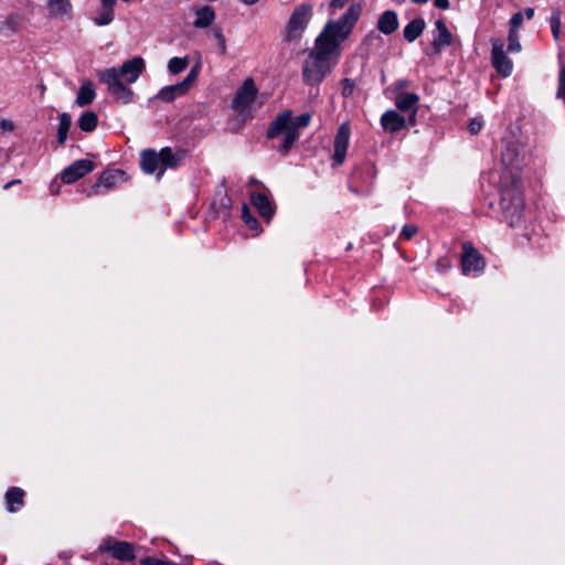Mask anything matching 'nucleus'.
Returning <instances> with one entry per match:
<instances>
[{"mask_svg":"<svg viewBox=\"0 0 565 565\" xmlns=\"http://www.w3.org/2000/svg\"><path fill=\"white\" fill-rule=\"evenodd\" d=\"M361 14L362 6L352 3L340 18L324 24L302 65L307 85H318L331 73L341 55L342 43L352 34Z\"/></svg>","mask_w":565,"mask_h":565,"instance_id":"nucleus-1","label":"nucleus"},{"mask_svg":"<svg viewBox=\"0 0 565 565\" xmlns=\"http://www.w3.org/2000/svg\"><path fill=\"white\" fill-rule=\"evenodd\" d=\"M146 68L145 60L135 56L122 63L120 68L109 67L98 73V79L107 85V90L117 100L128 104L132 98V90L126 86L120 78L128 84L135 83Z\"/></svg>","mask_w":565,"mask_h":565,"instance_id":"nucleus-2","label":"nucleus"},{"mask_svg":"<svg viewBox=\"0 0 565 565\" xmlns=\"http://www.w3.org/2000/svg\"><path fill=\"white\" fill-rule=\"evenodd\" d=\"M310 120L311 116L309 114H301L292 119L291 113L285 111L277 116L271 122L267 131V137L271 140L280 139L276 148L278 151L287 153L294 142L299 138V128L307 127Z\"/></svg>","mask_w":565,"mask_h":565,"instance_id":"nucleus-3","label":"nucleus"},{"mask_svg":"<svg viewBox=\"0 0 565 565\" xmlns=\"http://www.w3.org/2000/svg\"><path fill=\"white\" fill-rule=\"evenodd\" d=\"M180 159L181 157L169 147L162 148L159 152L147 149L140 154V166L146 173H157V178L160 179L168 168H175Z\"/></svg>","mask_w":565,"mask_h":565,"instance_id":"nucleus-4","label":"nucleus"},{"mask_svg":"<svg viewBox=\"0 0 565 565\" xmlns=\"http://www.w3.org/2000/svg\"><path fill=\"white\" fill-rule=\"evenodd\" d=\"M312 15L313 7L311 4L301 3L296 6L285 26L284 40L287 42H299L308 28Z\"/></svg>","mask_w":565,"mask_h":565,"instance_id":"nucleus-5","label":"nucleus"},{"mask_svg":"<svg viewBox=\"0 0 565 565\" xmlns=\"http://www.w3.org/2000/svg\"><path fill=\"white\" fill-rule=\"evenodd\" d=\"M523 198L518 188H505L501 191V209L504 221L511 227L522 222Z\"/></svg>","mask_w":565,"mask_h":565,"instance_id":"nucleus-6","label":"nucleus"},{"mask_svg":"<svg viewBox=\"0 0 565 565\" xmlns=\"http://www.w3.org/2000/svg\"><path fill=\"white\" fill-rule=\"evenodd\" d=\"M257 95V88L254 83V79L248 77L246 78L242 86L237 89L233 102L232 107L244 118L249 116V110L252 104L255 102Z\"/></svg>","mask_w":565,"mask_h":565,"instance_id":"nucleus-7","label":"nucleus"},{"mask_svg":"<svg viewBox=\"0 0 565 565\" xmlns=\"http://www.w3.org/2000/svg\"><path fill=\"white\" fill-rule=\"evenodd\" d=\"M461 254V268L465 275L470 273L480 274L486 267V263L480 253L473 247L470 242H463Z\"/></svg>","mask_w":565,"mask_h":565,"instance_id":"nucleus-8","label":"nucleus"},{"mask_svg":"<svg viewBox=\"0 0 565 565\" xmlns=\"http://www.w3.org/2000/svg\"><path fill=\"white\" fill-rule=\"evenodd\" d=\"M431 34L430 51L426 52L427 55H440L445 47L452 44L454 35L443 19L435 21V29Z\"/></svg>","mask_w":565,"mask_h":565,"instance_id":"nucleus-9","label":"nucleus"},{"mask_svg":"<svg viewBox=\"0 0 565 565\" xmlns=\"http://www.w3.org/2000/svg\"><path fill=\"white\" fill-rule=\"evenodd\" d=\"M98 550L100 552L110 553L115 558L122 562H128L135 558L132 544L124 541H116L113 537L104 539Z\"/></svg>","mask_w":565,"mask_h":565,"instance_id":"nucleus-10","label":"nucleus"},{"mask_svg":"<svg viewBox=\"0 0 565 565\" xmlns=\"http://www.w3.org/2000/svg\"><path fill=\"white\" fill-rule=\"evenodd\" d=\"M492 64L497 72L503 77L511 75L513 70L512 61L504 54L503 42L500 39H492Z\"/></svg>","mask_w":565,"mask_h":565,"instance_id":"nucleus-11","label":"nucleus"},{"mask_svg":"<svg viewBox=\"0 0 565 565\" xmlns=\"http://www.w3.org/2000/svg\"><path fill=\"white\" fill-rule=\"evenodd\" d=\"M93 161L88 159H79L74 161L72 164H70L62 171L61 179L64 183L71 184L76 182L78 179L85 177L87 173L93 171Z\"/></svg>","mask_w":565,"mask_h":565,"instance_id":"nucleus-12","label":"nucleus"},{"mask_svg":"<svg viewBox=\"0 0 565 565\" xmlns=\"http://www.w3.org/2000/svg\"><path fill=\"white\" fill-rule=\"evenodd\" d=\"M125 180V172L122 170H110L105 171L100 174L97 182L90 188L88 195H99L103 194L102 188L106 191L117 186L118 183Z\"/></svg>","mask_w":565,"mask_h":565,"instance_id":"nucleus-13","label":"nucleus"},{"mask_svg":"<svg viewBox=\"0 0 565 565\" xmlns=\"http://www.w3.org/2000/svg\"><path fill=\"white\" fill-rule=\"evenodd\" d=\"M350 125L348 122H343L340 125L335 138H334V153L333 161L334 164L340 166L343 163L347 154V150L349 147L350 140Z\"/></svg>","mask_w":565,"mask_h":565,"instance_id":"nucleus-14","label":"nucleus"},{"mask_svg":"<svg viewBox=\"0 0 565 565\" xmlns=\"http://www.w3.org/2000/svg\"><path fill=\"white\" fill-rule=\"evenodd\" d=\"M522 160V151L518 143L509 142L504 146V149L501 154V162L507 169H519Z\"/></svg>","mask_w":565,"mask_h":565,"instance_id":"nucleus-15","label":"nucleus"},{"mask_svg":"<svg viewBox=\"0 0 565 565\" xmlns=\"http://www.w3.org/2000/svg\"><path fill=\"white\" fill-rule=\"evenodd\" d=\"M49 17L53 19H71L73 6L71 0H46Z\"/></svg>","mask_w":565,"mask_h":565,"instance_id":"nucleus-16","label":"nucleus"},{"mask_svg":"<svg viewBox=\"0 0 565 565\" xmlns=\"http://www.w3.org/2000/svg\"><path fill=\"white\" fill-rule=\"evenodd\" d=\"M250 201L262 217L266 218L267 222L273 218L275 214V206L266 194L260 192L252 193Z\"/></svg>","mask_w":565,"mask_h":565,"instance_id":"nucleus-17","label":"nucleus"},{"mask_svg":"<svg viewBox=\"0 0 565 565\" xmlns=\"http://www.w3.org/2000/svg\"><path fill=\"white\" fill-rule=\"evenodd\" d=\"M398 25L397 13L393 10L382 12L376 22L377 30L385 35L394 33L398 29Z\"/></svg>","mask_w":565,"mask_h":565,"instance_id":"nucleus-18","label":"nucleus"},{"mask_svg":"<svg viewBox=\"0 0 565 565\" xmlns=\"http://www.w3.org/2000/svg\"><path fill=\"white\" fill-rule=\"evenodd\" d=\"M114 0H100L97 14L92 19L98 26L110 24L115 19Z\"/></svg>","mask_w":565,"mask_h":565,"instance_id":"nucleus-19","label":"nucleus"},{"mask_svg":"<svg viewBox=\"0 0 565 565\" xmlns=\"http://www.w3.org/2000/svg\"><path fill=\"white\" fill-rule=\"evenodd\" d=\"M419 96L415 93L401 92L395 97V106L402 111L412 110V121L414 122L417 113V103Z\"/></svg>","mask_w":565,"mask_h":565,"instance_id":"nucleus-20","label":"nucleus"},{"mask_svg":"<svg viewBox=\"0 0 565 565\" xmlns=\"http://www.w3.org/2000/svg\"><path fill=\"white\" fill-rule=\"evenodd\" d=\"M406 124L405 117L395 110H387L381 117V125L384 130L395 132L401 130Z\"/></svg>","mask_w":565,"mask_h":565,"instance_id":"nucleus-21","label":"nucleus"},{"mask_svg":"<svg viewBox=\"0 0 565 565\" xmlns=\"http://www.w3.org/2000/svg\"><path fill=\"white\" fill-rule=\"evenodd\" d=\"M195 20L193 26L196 29H205L210 26L215 20V11L210 6H203L195 9Z\"/></svg>","mask_w":565,"mask_h":565,"instance_id":"nucleus-22","label":"nucleus"},{"mask_svg":"<svg viewBox=\"0 0 565 565\" xmlns=\"http://www.w3.org/2000/svg\"><path fill=\"white\" fill-rule=\"evenodd\" d=\"M425 28V20L423 18H416L404 26L403 36L407 42L413 43L423 34Z\"/></svg>","mask_w":565,"mask_h":565,"instance_id":"nucleus-23","label":"nucleus"},{"mask_svg":"<svg viewBox=\"0 0 565 565\" xmlns=\"http://www.w3.org/2000/svg\"><path fill=\"white\" fill-rule=\"evenodd\" d=\"M24 491L12 487L6 493V503L9 512H17L23 507Z\"/></svg>","mask_w":565,"mask_h":565,"instance_id":"nucleus-24","label":"nucleus"},{"mask_svg":"<svg viewBox=\"0 0 565 565\" xmlns=\"http://www.w3.org/2000/svg\"><path fill=\"white\" fill-rule=\"evenodd\" d=\"M96 93L94 85L90 81H86L79 87V90L76 96V104L79 107L88 106L95 99Z\"/></svg>","mask_w":565,"mask_h":565,"instance_id":"nucleus-25","label":"nucleus"},{"mask_svg":"<svg viewBox=\"0 0 565 565\" xmlns=\"http://www.w3.org/2000/svg\"><path fill=\"white\" fill-rule=\"evenodd\" d=\"M188 90L182 86L181 83L166 86L160 89L157 97L161 99L162 102L170 103L174 100L175 98L183 96Z\"/></svg>","mask_w":565,"mask_h":565,"instance_id":"nucleus-26","label":"nucleus"},{"mask_svg":"<svg viewBox=\"0 0 565 565\" xmlns=\"http://www.w3.org/2000/svg\"><path fill=\"white\" fill-rule=\"evenodd\" d=\"M58 128H57V141L63 145L67 139V132L72 125V118L67 113H63L58 116Z\"/></svg>","mask_w":565,"mask_h":565,"instance_id":"nucleus-27","label":"nucleus"},{"mask_svg":"<svg viewBox=\"0 0 565 565\" xmlns=\"http://www.w3.org/2000/svg\"><path fill=\"white\" fill-rule=\"evenodd\" d=\"M22 23L21 15L13 13L10 14L6 21L1 24L0 31L6 35L12 34L19 30Z\"/></svg>","mask_w":565,"mask_h":565,"instance_id":"nucleus-28","label":"nucleus"},{"mask_svg":"<svg viewBox=\"0 0 565 565\" xmlns=\"http://www.w3.org/2000/svg\"><path fill=\"white\" fill-rule=\"evenodd\" d=\"M98 122L97 115L93 111L84 113L78 119V126L83 131L90 132L95 130Z\"/></svg>","mask_w":565,"mask_h":565,"instance_id":"nucleus-29","label":"nucleus"},{"mask_svg":"<svg viewBox=\"0 0 565 565\" xmlns=\"http://www.w3.org/2000/svg\"><path fill=\"white\" fill-rule=\"evenodd\" d=\"M189 66V58L184 57H172L168 62V70L171 74L177 75L183 72Z\"/></svg>","mask_w":565,"mask_h":565,"instance_id":"nucleus-30","label":"nucleus"},{"mask_svg":"<svg viewBox=\"0 0 565 565\" xmlns=\"http://www.w3.org/2000/svg\"><path fill=\"white\" fill-rule=\"evenodd\" d=\"M242 220L254 232L260 233L258 221L252 215L249 207L246 204L242 206Z\"/></svg>","mask_w":565,"mask_h":565,"instance_id":"nucleus-31","label":"nucleus"},{"mask_svg":"<svg viewBox=\"0 0 565 565\" xmlns=\"http://www.w3.org/2000/svg\"><path fill=\"white\" fill-rule=\"evenodd\" d=\"M210 33L212 34V36L217 42V46H218L220 53L222 55H224L226 53L227 46H226V39H225L224 34H223L222 29L218 28V26H214V28L211 29Z\"/></svg>","mask_w":565,"mask_h":565,"instance_id":"nucleus-32","label":"nucleus"},{"mask_svg":"<svg viewBox=\"0 0 565 565\" xmlns=\"http://www.w3.org/2000/svg\"><path fill=\"white\" fill-rule=\"evenodd\" d=\"M508 41H509V45H508V51L509 52L516 53V52L521 51L522 46H521V43L519 41L518 31L510 30L509 36H508Z\"/></svg>","mask_w":565,"mask_h":565,"instance_id":"nucleus-33","label":"nucleus"},{"mask_svg":"<svg viewBox=\"0 0 565 565\" xmlns=\"http://www.w3.org/2000/svg\"><path fill=\"white\" fill-rule=\"evenodd\" d=\"M418 232V227L415 224H405L401 231L399 237L403 239L413 238Z\"/></svg>","mask_w":565,"mask_h":565,"instance_id":"nucleus-34","label":"nucleus"},{"mask_svg":"<svg viewBox=\"0 0 565 565\" xmlns=\"http://www.w3.org/2000/svg\"><path fill=\"white\" fill-rule=\"evenodd\" d=\"M199 68H200V66H199V65L194 66V67L190 71V73L186 75V77L184 78V81H183V82H181L182 86H184V88H185L186 90H189V89H190V87L192 86V84L196 81L198 75H199Z\"/></svg>","mask_w":565,"mask_h":565,"instance_id":"nucleus-35","label":"nucleus"},{"mask_svg":"<svg viewBox=\"0 0 565 565\" xmlns=\"http://www.w3.org/2000/svg\"><path fill=\"white\" fill-rule=\"evenodd\" d=\"M349 0H331L329 4L330 15H334L339 10L343 9Z\"/></svg>","mask_w":565,"mask_h":565,"instance_id":"nucleus-36","label":"nucleus"},{"mask_svg":"<svg viewBox=\"0 0 565 565\" xmlns=\"http://www.w3.org/2000/svg\"><path fill=\"white\" fill-rule=\"evenodd\" d=\"M524 21V14L522 12H516L512 15L510 19V30L518 31V28L521 26V24Z\"/></svg>","mask_w":565,"mask_h":565,"instance_id":"nucleus-37","label":"nucleus"},{"mask_svg":"<svg viewBox=\"0 0 565 565\" xmlns=\"http://www.w3.org/2000/svg\"><path fill=\"white\" fill-rule=\"evenodd\" d=\"M145 565H173L170 561L157 558V557H147L142 561Z\"/></svg>","mask_w":565,"mask_h":565,"instance_id":"nucleus-38","label":"nucleus"},{"mask_svg":"<svg viewBox=\"0 0 565 565\" xmlns=\"http://www.w3.org/2000/svg\"><path fill=\"white\" fill-rule=\"evenodd\" d=\"M451 265L448 258H440L436 263V268L439 273H447L450 269Z\"/></svg>","mask_w":565,"mask_h":565,"instance_id":"nucleus-39","label":"nucleus"},{"mask_svg":"<svg viewBox=\"0 0 565 565\" xmlns=\"http://www.w3.org/2000/svg\"><path fill=\"white\" fill-rule=\"evenodd\" d=\"M382 38L375 33L374 31H371L369 34H366V36L364 38L363 40V43L366 44V45H370L372 44L373 42H377V43H382Z\"/></svg>","mask_w":565,"mask_h":565,"instance_id":"nucleus-40","label":"nucleus"},{"mask_svg":"<svg viewBox=\"0 0 565 565\" xmlns=\"http://www.w3.org/2000/svg\"><path fill=\"white\" fill-rule=\"evenodd\" d=\"M483 122L480 119L475 118L470 121L468 128L469 131L475 135L481 130Z\"/></svg>","mask_w":565,"mask_h":565,"instance_id":"nucleus-41","label":"nucleus"},{"mask_svg":"<svg viewBox=\"0 0 565 565\" xmlns=\"http://www.w3.org/2000/svg\"><path fill=\"white\" fill-rule=\"evenodd\" d=\"M559 18H554L551 22V29H552V33L554 35L555 39L558 38V33H559Z\"/></svg>","mask_w":565,"mask_h":565,"instance_id":"nucleus-42","label":"nucleus"},{"mask_svg":"<svg viewBox=\"0 0 565 565\" xmlns=\"http://www.w3.org/2000/svg\"><path fill=\"white\" fill-rule=\"evenodd\" d=\"M0 128L4 131H12L14 129V125L11 120L2 119L0 120Z\"/></svg>","mask_w":565,"mask_h":565,"instance_id":"nucleus-43","label":"nucleus"},{"mask_svg":"<svg viewBox=\"0 0 565 565\" xmlns=\"http://www.w3.org/2000/svg\"><path fill=\"white\" fill-rule=\"evenodd\" d=\"M434 6L438 9L446 10L449 8V1L448 0H434Z\"/></svg>","mask_w":565,"mask_h":565,"instance_id":"nucleus-44","label":"nucleus"},{"mask_svg":"<svg viewBox=\"0 0 565 565\" xmlns=\"http://www.w3.org/2000/svg\"><path fill=\"white\" fill-rule=\"evenodd\" d=\"M19 183H21V180H19V179L12 180V181H10V182L6 183V184L3 185V189H4V190H8V189H10L12 185H17V184H19Z\"/></svg>","mask_w":565,"mask_h":565,"instance_id":"nucleus-45","label":"nucleus"},{"mask_svg":"<svg viewBox=\"0 0 565 565\" xmlns=\"http://www.w3.org/2000/svg\"><path fill=\"white\" fill-rule=\"evenodd\" d=\"M525 15H526V18H527L529 20H530V19H532V18H533V15H534V10H533V9H531V8H527V9L525 10Z\"/></svg>","mask_w":565,"mask_h":565,"instance_id":"nucleus-46","label":"nucleus"},{"mask_svg":"<svg viewBox=\"0 0 565 565\" xmlns=\"http://www.w3.org/2000/svg\"><path fill=\"white\" fill-rule=\"evenodd\" d=\"M244 4H247V6H253L255 4L256 2H258L259 0H241Z\"/></svg>","mask_w":565,"mask_h":565,"instance_id":"nucleus-47","label":"nucleus"},{"mask_svg":"<svg viewBox=\"0 0 565 565\" xmlns=\"http://www.w3.org/2000/svg\"><path fill=\"white\" fill-rule=\"evenodd\" d=\"M413 3H417V4H424L426 2H428V0H412Z\"/></svg>","mask_w":565,"mask_h":565,"instance_id":"nucleus-48","label":"nucleus"},{"mask_svg":"<svg viewBox=\"0 0 565 565\" xmlns=\"http://www.w3.org/2000/svg\"><path fill=\"white\" fill-rule=\"evenodd\" d=\"M404 85H405V83H404L403 81H401V82H398V84H397V88H402V87H404Z\"/></svg>","mask_w":565,"mask_h":565,"instance_id":"nucleus-49","label":"nucleus"}]
</instances>
